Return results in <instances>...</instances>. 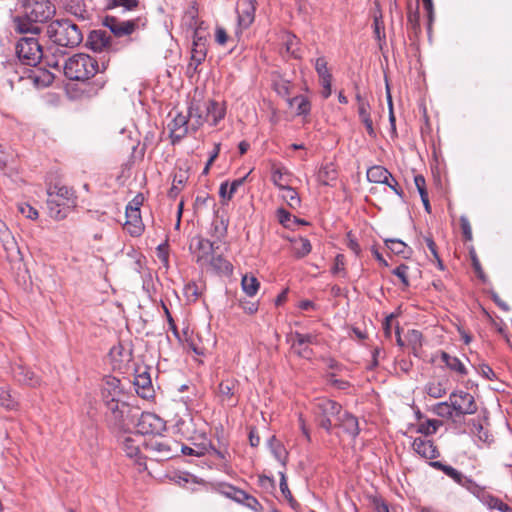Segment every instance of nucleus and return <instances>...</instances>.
I'll use <instances>...</instances> for the list:
<instances>
[{"label":"nucleus","mask_w":512,"mask_h":512,"mask_svg":"<svg viewBox=\"0 0 512 512\" xmlns=\"http://www.w3.org/2000/svg\"><path fill=\"white\" fill-rule=\"evenodd\" d=\"M313 413L317 424L326 432L331 433L333 424L332 418L338 420L342 413V406L334 400L328 398H319L313 405Z\"/></svg>","instance_id":"0eeeda50"},{"label":"nucleus","mask_w":512,"mask_h":512,"mask_svg":"<svg viewBox=\"0 0 512 512\" xmlns=\"http://www.w3.org/2000/svg\"><path fill=\"white\" fill-rule=\"evenodd\" d=\"M19 61L28 66H36L43 57L42 46L35 36L21 37L16 44Z\"/></svg>","instance_id":"1a4fd4ad"},{"label":"nucleus","mask_w":512,"mask_h":512,"mask_svg":"<svg viewBox=\"0 0 512 512\" xmlns=\"http://www.w3.org/2000/svg\"><path fill=\"white\" fill-rule=\"evenodd\" d=\"M268 446L276 460L285 466L288 459V452L281 441H279L275 436H272L268 441Z\"/></svg>","instance_id":"cd10ccee"},{"label":"nucleus","mask_w":512,"mask_h":512,"mask_svg":"<svg viewBox=\"0 0 512 512\" xmlns=\"http://www.w3.org/2000/svg\"><path fill=\"white\" fill-rule=\"evenodd\" d=\"M385 245L392 253L396 255H402L406 257V254L409 252V248L406 243L400 239H386Z\"/></svg>","instance_id":"ea45409f"},{"label":"nucleus","mask_w":512,"mask_h":512,"mask_svg":"<svg viewBox=\"0 0 512 512\" xmlns=\"http://www.w3.org/2000/svg\"><path fill=\"white\" fill-rule=\"evenodd\" d=\"M105 26L110 29V32L113 33L117 37H122L126 35L132 34L137 28L145 25L140 18L120 21L115 17H106Z\"/></svg>","instance_id":"2eb2a0df"},{"label":"nucleus","mask_w":512,"mask_h":512,"mask_svg":"<svg viewBox=\"0 0 512 512\" xmlns=\"http://www.w3.org/2000/svg\"><path fill=\"white\" fill-rule=\"evenodd\" d=\"M407 272L408 266L405 264H401L393 270V274L397 276L401 280L402 284L406 287L409 286Z\"/></svg>","instance_id":"e2e57ef3"},{"label":"nucleus","mask_w":512,"mask_h":512,"mask_svg":"<svg viewBox=\"0 0 512 512\" xmlns=\"http://www.w3.org/2000/svg\"><path fill=\"white\" fill-rule=\"evenodd\" d=\"M369 182L379 184H389L392 174L383 166L375 165L370 167L366 173Z\"/></svg>","instance_id":"a878e982"},{"label":"nucleus","mask_w":512,"mask_h":512,"mask_svg":"<svg viewBox=\"0 0 512 512\" xmlns=\"http://www.w3.org/2000/svg\"><path fill=\"white\" fill-rule=\"evenodd\" d=\"M211 267L218 273L228 275L232 273L233 267L229 261L221 255L212 256L209 260Z\"/></svg>","instance_id":"72a5a7b5"},{"label":"nucleus","mask_w":512,"mask_h":512,"mask_svg":"<svg viewBox=\"0 0 512 512\" xmlns=\"http://www.w3.org/2000/svg\"><path fill=\"white\" fill-rule=\"evenodd\" d=\"M18 210L21 214L29 219L35 220L38 218V211L27 203L19 204Z\"/></svg>","instance_id":"052dcab7"},{"label":"nucleus","mask_w":512,"mask_h":512,"mask_svg":"<svg viewBox=\"0 0 512 512\" xmlns=\"http://www.w3.org/2000/svg\"><path fill=\"white\" fill-rule=\"evenodd\" d=\"M479 373L488 380L496 379V374L493 369L487 364L479 365Z\"/></svg>","instance_id":"774afa93"},{"label":"nucleus","mask_w":512,"mask_h":512,"mask_svg":"<svg viewBox=\"0 0 512 512\" xmlns=\"http://www.w3.org/2000/svg\"><path fill=\"white\" fill-rule=\"evenodd\" d=\"M408 340L412 345L414 354H416V350H418L421 346L422 334L418 330H411L408 332Z\"/></svg>","instance_id":"13d9d810"},{"label":"nucleus","mask_w":512,"mask_h":512,"mask_svg":"<svg viewBox=\"0 0 512 512\" xmlns=\"http://www.w3.org/2000/svg\"><path fill=\"white\" fill-rule=\"evenodd\" d=\"M279 223L285 228H291L292 223L295 220H292V215L290 212L285 210L284 208H279L276 212Z\"/></svg>","instance_id":"864d4df0"},{"label":"nucleus","mask_w":512,"mask_h":512,"mask_svg":"<svg viewBox=\"0 0 512 512\" xmlns=\"http://www.w3.org/2000/svg\"><path fill=\"white\" fill-rule=\"evenodd\" d=\"M414 183H415V186L420 194V197H425L426 195H428V192H427V189H426V180L425 178L418 174L414 177Z\"/></svg>","instance_id":"0e129e2a"},{"label":"nucleus","mask_w":512,"mask_h":512,"mask_svg":"<svg viewBox=\"0 0 512 512\" xmlns=\"http://www.w3.org/2000/svg\"><path fill=\"white\" fill-rule=\"evenodd\" d=\"M279 474H280V490H281V493L283 494L285 499L290 504H293L295 502V500H294V498L292 496L291 491L289 490L285 473L284 472H280Z\"/></svg>","instance_id":"4d7b16f0"},{"label":"nucleus","mask_w":512,"mask_h":512,"mask_svg":"<svg viewBox=\"0 0 512 512\" xmlns=\"http://www.w3.org/2000/svg\"><path fill=\"white\" fill-rule=\"evenodd\" d=\"M290 107H295L297 116H307L311 111V103L309 99L303 95H298L287 99Z\"/></svg>","instance_id":"bb28decb"},{"label":"nucleus","mask_w":512,"mask_h":512,"mask_svg":"<svg viewBox=\"0 0 512 512\" xmlns=\"http://www.w3.org/2000/svg\"><path fill=\"white\" fill-rule=\"evenodd\" d=\"M327 65L328 63L324 57H318L315 59L314 68L319 76V79L332 77V74L330 73Z\"/></svg>","instance_id":"de8ad7c7"},{"label":"nucleus","mask_w":512,"mask_h":512,"mask_svg":"<svg viewBox=\"0 0 512 512\" xmlns=\"http://www.w3.org/2000/svg\"><path fill=\"white\" fill-rule=\"evenodd\" d=\"M101 397L104 405L124 399L125 392L121 381L116 377L106 376L101 388Z\"/></svg>","instance_id":"4468645a"},{"label":"nucleus","mask_w":512,"mask_h":512,"mask_svg":"<svg viewBox=\"0 0 512 512\" xmlns=\"http://www.w3.org/2000/svg\"><path fill=\"white\" fill-rule=\"evenodd\" d=\"M124 227L131 236L141 235L144 228L141 213L136 212L135 210L126 209V222Z\"/></svg>","instance_id":"5701e85b"},{"label":"nucleus","mask_w":512,"mask_h":512,"mask_svg":"<svg viewBox=\"0 0 512 512\" xmlns=\"http://www.w3.org/2000/svg\"><path fill=\"white\" fill-rule=\"evenodd\" d=\"M356 99L358 102V115L360 120L367 118L370 116V105L367 101H365L360 94L356 95Z\"/></svg>","instance_id":"6e6d98bb"},{"label":"nucleus","mask_w":512,"mask_h":512,"mask_svg":"<svg viewBox=\"0 0 512 512\" xmlns=\"http://www.w3.org/2000/svg\"><path fill=\"white\" fill-rule=\"evenodd\" d=\"M241 286L246 295L253 297L257 294L260 283L256 277L245 275L242 278Z\"/></svg>","instance_id":"e433bc0d"},{"label":"nucleus","mask_w":512,"mask_h":512,"mask_svg":"<svg viewBox=\"0 0 512 512\" xmlns=\"http://www.w3.org/2000/svg\"><path fill=\"white\" fill-rule=\"evenodd\" d=\"M136 393L143 399H150L154 396V389L150 374L147 371L138 373L133 381Z\"/></svg>","instance_id":"aec40b11"},{"label":"nucleus","mask_w":512,"mask_h":512,"mask_svg":"<svg viewBox=\"0 0 512 512\" xmlns=\"http://www.w3.org/2000/svg\"><path fill=\"white\" fill-rule=\"evenodd\" d=\"M331 273L333 275L346 277L347 273L345 269V256L343 254H337L335 256L333 266L331 267Z\"/></svg>","instance_id":"09e8293b"},{"label":"nucleus","mask_w":512,"mask_h":512,"mask_svg":"<svg viewBox=\"0 0 512 512\" xmlns=\"http://www.w3.org/2000/svg\"><path fill=\"white\" fill-rule=\"evenodd\" d=\"M435 413L440 417L446 418H452L456 416V410L450 401L438 403L435 406Z\"/></svg>","instance_id":"c03bdc74"},{"label":"nucleus","mask_w":512,"mask_h":512,"mask_svg":"<svg viewBox=\"0 0 512 512\" xmlns=\"http://www.w3.org/2000/svg\"><path fill=\"white\" fill-rule=\"evenodd\" d=\"M430 466L442 471L458 485L468 490L488 509L498 510L500 512H512V507L504 503L500 498L489 493L485 487L480 486L473 479L465 476L454 467L443 464L440 461H431Z\"/></svg>","instance_id":"f257e3e1"},{"label":"nucleus","mask_w":512,"mask_h":512,"mask_svg":"<svg viewBox=\"0 0 512 512\" xmlns=\"http://www.w3.org/2000/svg\"><path fill=\"white\" fill-rule=\"evenodd\" d=\"M17 405L18 402L11 395L10 390L7 387H0V406L7 410H13Z\"/></svg>","instance_id":"a19ab883"},{"label":"nucleus","mask_w":512,"mask_h":512,"mask_svg":"<svg viewBox=\"0 0 512 512\" xmlns=\"http://www.w3.org/2000/svg\"><path fill=\"white\" fill-rule=\"evenodd\" d=\"M105 421L111 431L128 429L134 424L139 409L129 405L124 399L105 405Z\"/></svg>","instance_id":"423d86ee"},{"label":"nucleus","mask_w":512,"mask_h":512,"mask_svg":"<svg viewBox=\"0 0 512 512\" xmlns=\"http://www.w3.org/2000/svg\"><path fill=\"white\" fill-rule=\"evenodd\" d=\"M108 64L105 57L97 60L96 58L78 53L71 56L64 65V74L67 78L76 81H85L99 72H103Z\"/></svg>","instance_id":"7ed1b4c3"},{"label":"nucleus","mask_w":512,"mask_h":512,"mask_svg":"<svg viewBox=\"0 0 512 512\" xmlns=\"http://www.w3.org/2000/svg\"><path fill=\"white\" fill-rule=\"evenodd\" d=\"M145 449L156 460H168L179 453L180 443L160 434L146 440Z\"/></svg>","instance_id":"6e6552de"},{"label":"nucleus","mask_w":512,"mask_h":512,"mask_svg":"<svg viewBox=\"0 0 512 512\" xmlns=\"http://www.w3.org/2000/svg\"><path fill=\"white\" fill-rule=\"evenodd\" d=\"M137 418V432L142 437L144 435L157 436L166 429L165 422L156 414L151 412H142Z\"/></svg>","instance_id":"9b49d317"},{"label":"nucleus","mask_w":512,"mask_h":512,"mask_svg":"<svg viewBox=\"0 0 512 512\" xmlns=\"http://www.w3.org/2000/svg\"><path fill=\"white\" fill-rule=\"evenodd\" d=\"M75 206L76 196L71 188L55 184L47 189V209L52 219H65Z\"/></svg>","instance_id":"20e7f679"},{"label":"nucleus","mask_w":512,"mask_h":512,"mask_svg":"<svg viewBox=\"0 0 512 512\" xmlns=\"http://www.w3.org/2000/svg\"><path fill=\"white\" fill-rule=\"evenodd\" d=\"M24 76H20L19 80H24ZM37 87H47L54 81V75L44 69H34L29 71V75L26 77Z\"/></svg>","instance_id":"b1692460"},{"label":"nucleus","mask_w":512,"mask_h":512,"mask_svg":"<svg viewBox=\"0 0 512 512\" xmlns=\"http://www.w3.org/2000/svg\"><path fill=\"white\" fill-rule=\"evenodd\" d=\"M55 11L53 0H22V15L15 17V29L19 33L37 35L41 32L38 23L51 19Z\"/></svg>","instance_id":"f03ea898"},{"label":"nucleus","mask_w":512,"mask_h":512,"mask_svg":"<svg viewBox=\"0 0 512 512\" xmlns=\"http://www.w3.org/2000/svg\"><path fill=\"white\" fill-rule=\"evenodd\" d=\"M185 181L186 179L183 174H176L173 178L172 186L168 191V197L175 199L184 187Z\"/></svg>","instance_id":"a18cd8bd"},{"label":"nucleus","mask_w":512,"mask_h":512,"mask_svg":"<svg viewBox=\"0 0 512 512\" xmlns=\"http://www.w3.org/2000/svg\"><path fill=\"white\" fill-rule=\"evenodd\" d=\"M291 88H292V84L289 80H285V79H280L278 81H275L274 83V89L276 91V93L283 97V98H286V100L288 98H290V94H291Z\"/></svg>","instance_id":"49530a36"},{"label":"nucleus","mask_w":512,"mask_h":512,"mask_svg":"<svg viewBox=\"0 0 512 512\" xmlns=\"http://www.w3.org/2000/svg\"><path fill=\"white\" fill-rule=\"evenodd\" d=\"M205 452L216 456L218 459L222 461H227V457L229 456V452L226 445H223L220 448H215L210 444L208 447H206Z\"/></svg>","instance_id":"5fc2aeb1"},{"label":"nucleus","mask_w":512,"mask_h":512,"mask_svg":"<svg viewBox=\"0 0 512 512\" xmlns=\"http://www.w3.org/2000/svg\"><path fill=\"white\" fill-rule=\"evenodd\" d=\"M245 491L232 485H227L222 490V494L227 498L234 500L237 503H242L245 500Z\"/></svg>","instance_id":"37998d69"},{"label":"nucleus","mask_w":512,"mask_h":512,"mask_svg":"<svg viewBox=\"0 0 512 512\" xmlns=\"http://www.w3.org/2000/svg\"><path fill=\"white\" fill-rule=\"evenodd\" d=\"M197 248L199 250V254L197 255V263L203 265L212 257L211 255L213 253V243L208 239H199Z\"/></svg>","instance_id":"7c9ffc66"},{"label":"nucleus","mask_w":512,"mask_h":512,"mask_svg":"<svg viewBox=\"0 0 512 512\" xmlns=\"http://www.w3.org/2000/svg\"><path fill=\"white\" fill-rule=\"evenodd\" d=\"M412 448L420 457L427 460H434L440 455L434 442L425 437H416Z\"/></svg>","instance_id":"6ab92c4d"},{"label":"nucleus","mask_w":512,"mask_h":512,"mask_svg":"<svg viewBox=\"0 0 512 512\" xmlns=\"http://www.w3.org/2000/svg\"><path fill=\"white\" fill-rule=\"evenodd\" d=\"M336 425L341 427L344 432L352 438H356L359 435L360 428L358 419L347 411L339 415Z\"/></svg>","instance_id":"4be33fe9"},{"label":"nucleus","mask_w":512,"mask_h":512,"mask_svg":"<svg viewBox=\"0 0 512 512\" xmlns=\"http://www.w3.org/2000/svg\"><path fill=\"white\" fill-rule=\"evenodd\" d=\"M138 0H111V7H122L126 11L134 10L138 6Z\"/></svg>","instance_id":"bf43d9fd"},{"label":"nucleus","mask_w":512,"mask_h":512,"mask_svg":"<svg viewBox=\"0 0 512 512\" xmlns=\"http://www.w3.org/2000/svg\"><path fill=\"white\" fill-rule=\"evenodd\" d=\"M320 84L322 86V91H321L322 97L324 99L329 98L332 93V89H331L332 77L320 79Z\"/></svg>","instance_id":"69168bd1"},{"label":"nucleus","mask_w":512,"mask_h":512,"mask_svg":"<svg viewBox=\"0 0 512 512\" xmlns=\"http://www.w3.org/2000/svg\"><path fill=\"white\" fill-rule=\"evenodd\" d=\"M442 425V422L436 419H428L421 422L416 431L422 435L427 436L433 435L437 432L438 428Z\"/></svg>","instance_id":"c9c22d12"},{"label":"nucleus","mask_w":512,"mask_h":512,"mask_svg":"<svg viewBox=\"0 0 512 512\" xmlns=\"http://www.w3.org/2000/svg\"><path fill=\"white\" fill-rule=\"evenodd\" d=\"M257 2L255 0H239L236 6L237 28L236 37L240 38L242 32L248 29L255 19Z\"/></svg>","instance_id":"f8f14e48"},{"label":"nucleus","mask_w":512,"mask_h":512,"mask_svg":"<svg viewBox=\"0 0 512 512\" xmlns=\"http://www.w3.org/2000/svg\"><path fill=\"white\" fill-rule=\"evenodd\" d=\"M246 177H242L239 179L233 180L231 183H229V192L227 195V200H231V198L234 196V194L237 192L238 188L241 187L245 181Z\"/></svg>","instance_id":"338daca9"},{"label":"nucleus","mask_w":512,"mask_h":512,"mask_svg":"<svg viewBox=\"0 0 512 512\" xmlns=\"http://www.w3.org/2000/svg\"><path fill=\"white\" fill-rule=\"evenodd\" d=\"M244 497H245V500L241 504L245 505L247 508H249L255 512H260L262 510V505L254 496H252L248 493H245Z\"/></svg>","instance_id":"680f3d73"},{"label":"nucleus","mask_w":512,"mask_h":512,"mask_svg":"<svg viewBox=\"0 0 512 512\" xmlns=\"http://www.w3.org/2000/svg\"><path fill=\"white\" fill-rule=\"evenodd\" d=\"M427 393L433 398H441L446 394V388L441 382H430L427 385Z\"/></svg>","instance_id":"3c124183"},{"label":"nucleus","mask_w":512,"mask_h":512,"mask_svg":"<svg viewBox=\"0 0 512 512\" xmlns=\"http://www.w3.org/2000/svg\"><path fill=\"white\" fill-rule=\"evenodd\" d=\"M441 360L443 363H445V365L450 370H452L460 375L467 374V369H466L465 365L456 356H452V355L448 354L447 352H442Z\"/></svg>","instance_id":"c756f323"},{"label":"nucleus","mask_w":512,"mask_h":512,"mask_svg":"<svg viewBox=\"0 0 512 512\" xmlns=\"http://www.w3.org/2000/svg\"><path fill=\"white\" fill-rule=\"evenodd\" d=\"M183 292L188 301L195 302L202 295L203 285L201 283L189 282L184 286Z\"/></svg>","instance_id":"4c0bfd02"},{"label":"nucleus","mask_w":512,"mask_h":512,"mask_svg":"<svg viewBox=\"0 0 512 512\" xmlns=\"http://www.w3.org/2000/svg\"><path fill=\"white\" fill-rule=\"evenodd\" d=\"M291 243L293 255L298 259L307 256L312 250L310 241L305 237L292 239Z\"/></svg>","instance_id":"c85d7f7f"},{"label":"nucleus","mask_w":512,"mask_h":512,"mask_svg":"<svg viewBox=\"0 0 512 512\" xmlns=\"http://www.w3.org/2000/svg\"><path fill=\"white\" fill-rule=\"evenodd\" d=\"M188 118L186 115L181 113H177L175 117L168 124V128L170 130V137L172 139V143L179 142L188 131Z\"/></svg>","instance_id":"412c9836"},{"label":"nucleus","mask_w":512,"mask_h":512,"mask_svg":"<svg viewBox=\"0 0 512 512\" xmlns=\"http://www.w3.org/2000/svg\"><path fill=\"white\" fill-rule=\"evenodd\" d=\"M288 342L291 343V350L294 354L297 356L304 358V359H311L314 355L312 348L308 345H299L298 339L293 338L291 335L288 338Z\"/></svg>","instance_id":"f704fd0d"},{"label":"nucleus","mask_w":512,"mask_h":512,"mask_svg":"<svg viewBox=\"0 0 512 512\" xmlns=\"http://www.w3.org/2000/svg\"><path fill=\"white\" fill-rule=\"evenodd\" d=\"M291 336L293 338H296L298 339V344L299 345H308L310 346L311 344H316L317 343V336L314 335V334H311V333H306V334H303V333H300V332H294L293 334H291Z\"/></svg>","instance_id":"603ef678"},{"label":"nucleus","mask_w":512,"mask_h":512,"mask_svg":"<svg viewBox=\"0 0 512 512\" xmlns=\"http://www.w3.org/2000/svg\"><path fill=\"white\" fill-rule=\"evenodd\" d=\"M121 448L125 455L132 459L137 465L145 466V457L142 455L141 447L145 446L146 440L140 434L129 433L121 437Z\"/></svg>","instance_id":"9d476101"},{"label":"nucleus","mask_w":512,"mask_h":512,"mask_svg":"<svg viewBox=\"0 0 512 512\" xmlns=\"http://www.w3.org/2000/svg\"><path fill=\"white\" fill-rule=\"evenodd\" d=\"M449 401L456 410V417L471 415L477 411L474 397L466 391L458 390L452 392L449 396Z\"/></svg>","instance_id":"ddd939ff"},{"label":"nucleus","mask_w":512,"mask_h":512,"mask_svg":"<svg viewBox=\"0 0 512 512\" xmlns=\"http://www.w3.org/2000/svg\"><path fill=\"white\" fill-rule=\"evenodd\" d=\"M14 377L17 381H19L22 384L35 387L40 384L39 377L29 368L18 365L14 369Z\"/></svg>","instance_id":"393cba45"},{"label":"nucleus","mask_w":512,"mask_h":512,"mask_svg":"<svg viewBox=\"0 0 512 512\" xmlns=\"http://www.w3.org/2000/svg\"><path fill=\"white\" fill-rule=\"evenodd\" d=\"M318 181L320 184L328 186L337 179V171L333 164H326L318 172Z\"/></svg>","instance_id":"2f4dec72"},{"label":"nucleus","mask_w":512,"mask_h":512,"mask_svg":"<svg viewBox=\"0 0 512 512\" xmlns=\"http://www.w3.org/2000/svg\"><path fill=\"white\" fill-rule=\"evenodd\" d=\"M195 47L192 49L191 59L188 64V70L195 72L197 70V67L204 61L205 59V52L203 49H197V43L194 42Z\"/></svg>","instance_id":"79ce46f5"},{"label":"nucleus","mask_w":512,"mask_h":512,"mask_svg":"<svg viewBox=\"0 0 512 512\" xmlns=\"http://www.w3.org/2000/svg\"><path fill=\"white\" fill-rule=\"evenodd\" d=\"M45 35L55 45L74 48L83 40L81 29L71 20H53L45 27Z\"/></svg>","instance_id":"39448f33"},{"label":"nucleus","mask_w":512,"mask_h":512,"mask_svg":"<svg viewBox=\"0 0 512 512\" xmlns=\"http://www.w3.org/2000/svg\"><path fill=\"white\" fill-rule=\"evenodd\" d=\"M205 112L206 115L204 119H202V117L199 116V118L201 119L199 121V124L207 122L211 126H216L225 117L226 107L224 106L223 103L217 102L215 100H209L205 103Z\"/></svg>","instance_id":"a211bd4d"},{"label":"nucleus","mask_w":512,"mask_h":512,"mask_svg":"<svg viewBox=\"0 0 512 512\" xmlns=\"http://www.w3.org/2000/svg\"><path fill=\"white\" fill-rule=\"evenodd\" d=\"M271 180L279 189L289 185L290 173L283 167H276L272 170Z\"/></svg>","instance_id":"473e14b6"},{"label":"nucleus","mask_w":512,"mask_h":512,"mask_svg":"<svg viewBox=\"0 0 512 512\" xmlns=\"http://www.w3.org/2000/svg\"><path fill=\"white\" fill-rule=\"evenodd\" d=\"M471 431L472 433H474L477 438L484 442V443H489L492 439V435L489 434V432L487 430L484 429V427L482 426V424L480 422H473L472 424V428H471Z\"/></svg>","instance_id":"8fccbe9b"},{"label":"nucleus","mask_w":512,"mask_h":512,"mask_svg":"<svg viewBox=\"0 0 512 512\" xmlns=\"http://www.w3.org/2000/svg\"><path fill=\"white\" fill-rule=\"evenodd\" d=\"M239 383L236 379L230 378L222 380L218 386V393L222 403L234 407L238 404V391Z\"/></svg>","instance_id":"f3484780"},{"label":"nucleus","mask_w":512,"mask_h":512,"mask_svg":"<svg viewBox=\"0 0 512 512\" xmlns=\"http://www.w3.org/2000/svg\"><path fill=\"white\" fill-rule=\"evenodd\" d=\"M86 46L93 52H108L111 49V35L105 30H93L88 35Z\"/></svg>","instance_id":"dca6fc26"},{"label":"nucleus","mask_w":512,"mask_h":512,"mask_svg":"<svg viewBox=\"0 0 512 512\" xmlns=\"http://www.w3.org/2000/svg\"><path fill=\"white\" fill-rule=\"evenodd\" d=\"M283 191L282 197L287 202V204L293 208L296 209L300 207L301 200L299 197L298 192L292 188L290 185H287L286 187L281 189Z\"/></svg>","instance_id":"58836bf2"}]
</instances>
